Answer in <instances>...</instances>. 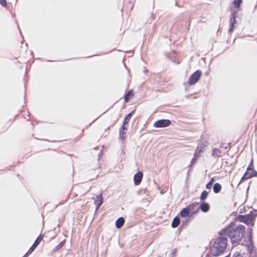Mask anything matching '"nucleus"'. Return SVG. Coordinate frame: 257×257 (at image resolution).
<instances>
[{"label": "nucleus", "instance_id": "f257e3e1", "mask_svg": "<svg viewBox=\"0 0 257 257\" xmlns=\"http://www.w3.org/2000/svg\"><path fill=\"white\" fill-rule=\"evenodd\" d=\"M244 232V227L239 225L235 228L231 226L227 227L221 231V234L228 236L232 243H235L241 240Z\"/></svg>", "mask_w": 257, "mask_h": 257}, {"label": "nucleus", "instance_id": "f03ea898", "mask_svg": "<svg viewBox=\"0 0 257 257\" xmlns=\"http://www.w3.org/2000/svg\"><path fill=\"white\" fill-rule=\"evenodd\" d=\"M218 237L214 243V247L216 249L213 254L214 256H218L223 253L227 245V239L226 237L222 236Z\"/></svg>", "mask_w": 257, "mask_h": 257}, {"label": "nucleus", "instance_id": "7ed1b4c3", "mask_svg": "<svg viewBox=\"0 0 257 257\" xmlns=\"http://www.w3.org/2000/svg\"><path fill=\"white\" fill-rule=\"evenodd\" d=\"M253 160H251L250 164L247 168L246 172L242 176L241 180H244L257 175V172L253 170Z\"/></svg>", "mask_w": 257, "mask_h": 257}, {"label": "nucleus", "instance_id": "20e7f679", "mask_svg": "<svg viewBox=\"0 0 257 257\" xmlns=\"http://www.w3.org/2000/svg\"><path fill=\"white\" fill-rule=\"evenodd\" d=\"M202 72L200 70H196L194 72L190 77L188 83L190 85H192L195 84L199 80L201 75Z\"/></svg>", "mask_w": 257, "mask_h": 257}, {"label": "nucleus", "instance_id": "39448f33", "mask_svg": "<svg viewBox=\"0 0 257 257\" xmlns=\"http://www.w3.org/2000/svg\"><path fill=\"white\" fill-rule=\"evenodd\" d=\"M254 217L252 214H247L246 215H239L238 219L240 222H244L246 224H251L253 225L252 221L253 220Z\"/></svg>", "mask_w": 257, "mask_h": 257}, {"label": "nucleus", "instance_id": "423d86ee", "mask_svg": "<svg viewBox=\"0 0 257 257\" xmlns=\"http://www.w3.org/2000/svg\"><path fill=\"white\" fill-rule=\"evenodd\" d=\"M170 124L171 121L169 119H160L155 122L153 125L155 127H164Z\"/></svg>", "mask_w": 257, "mask_h": 257}, {"label": "nucleus", "instance_id": "0eeeda50", "mask_svg": "<svg viewBox=\"0 0 257 257\" xmlns=\"http://www.w3.org/2000/svg\"><path fill=\"white\" fill-rule=\"evenodd\" d=\"M187 208L190 212L191 216H194L198 212L199 207H197V204L195 203H192L189 205Z\"/></svg>", "mask_w": 257, "mask_h": 257}, {"label": "nucleus", "instance_id": "6e6552de", "mask_svg": "<svg viewBox=\"0 0 257 257\" xmlns=\"http://www.w3.org/2000/svg\"><path fill=\"white\" fill-rule=\"evenodd\" d=\"M143 174L141 172H138L136 173L134 176V181L135 185H139L142 181Z\"/></svg>", "mask_w": 257, "mask_h": 257}, {"label": "nucleus", "instance_id": "1a4fd4ad", "mask_svg": "<svg viewBox=\"0 0 257 257\" xmlns=\"http://www.w3.org/2000/svg\"><path fill=\"white\" fill-rule=\"evenodd\" d=\"M235 15L236 12H234L232 14L229 20V32L231 33L233 31V26L234 24L236 23L235 21Z\"/></svg>", "mask_w": 257, "mask_h": 257}, {"label": "nucleus", "instance_id": "9d476101", "mask_svg": "<svg viewBox=\"0 0 257 257\" xmlns=\"http://www.w3.org/2000/svg\"><path fill=\"white\" fill-rule=\"evenodd\" d=\"M205 145L203 144H199L195 150L194 155L195 156V157H197L198 158L200 157V154L202 152H203Z\"/></svg>", "mask_w": 257, "mask_h": 257}, {"label": "nucleus", "instance_id": "9b49d317", "mask_svg": "<svg viewBox=\"0 0 257 257\" xmlns=\"http://www.w3.org/2000/svg\"><path fill=\"white\" fill-rule=\"evenodd\" d=\"M251 231H252V229L250 228V230H249V240L250 242H249V244L247 245V250L249 252L250 255L254 253L253 252V246L252 243V238H251L252 237H251V235H252Z\"/></svg>", "mask_w": 257, "mask_h": 257}, {"label": "nucleus", "instance_id": "f8f14e48", "mask_svg": "<svg viewBox=\"0 0 257 257\" xmlns=\"http://www.w3.org/2000/svg\"><path fill=\"white\" fill-rule=\"evenodd\" d=\"M223 153L218 148H214L212 150V156L214 158H218L222 157Z\"/></svg>", "mask_w": 257, "mask_h": 257}, {"label": "nucleus", "instance_id": "ddd939ff", "mask_svg": "<svg viewBox=\"0 0 257 257\" xmlns=\"http://www.w3.org/2000/svg\"><path fill=\"white\" fill-rule=\"evenodd\" d=\"M43 235H40L37 238V239L34 242L33 245L30 248V249L28 250V253H31L33 250L35 249V248L39 244V242L43 238Z\"/></svg>", "mask_w": 257, "mask_h": 257}, {"label": "nucleus", "instance_id": "4468645a", "mask_svg": "<svg viewBox=\"0 0 257 257\" xmlns=\"http://www.w3.org/2000/svg\"><path fill=\"white\" fill-rule=\"evenodd\" d=\"M126 129V127L124 125H122L121 127L119 128V139L124 140L126 138V135L125 132H124V130Z\"/></svg>", "mask_w": 257, "mask_h": 257}, {"label": "nucleus", "instance_id": "2eb2a0df", "mask_svg": "<svg viewBox=\"0 0 257 257\" xmlns=\"http://www.w3.org/2000/svg\"><path fill=\"white\" fill-rule=\"evenodd\" d=\"M200 209L203 212H206L209 210V205L207 203L203 202L201 204L199 209Z\"/></svg>", "mask_w": 257, "mask_h": 257}, {"label": "nucleus", "instance_id": "dca6fc26", "mask_svg": "<svg viewBox=\"0 0 257 257\" xmlns=\"http://www.w3.org/2000/svg\"><path fill=\"white\" fill-rule=\"evenodd\" d=\"M180 215L183 217H186L188 216H191L190 212L187 208V207L183 209V210L180 212Z\"/></svg>", "mask_w": 257, "mask_h": 257}, {"label": "nucleus", "instance_id": "f3484780", "mask_svg": "<svg viewBox=\"0 0 257 257\" xmlns=\"http://www.w3.org/2000/svg\"><path fill=\"white\" fill-rule=\"evenodd\" d=\"M124 220L123 217H119L115 221V226L117 228H120L124 224Z\"/></svg>", "mask_w": 257, "mask_h": 257}, {"label": "nucleus", "instance_id": "a211bd4d", "mask_svg": "<svg viewBox=\"0 0 257 257\" xmlns=\"http://www.w3.org/2000/svg\"><path fill=\"white\" fill-rule=\"evenodd\" d=\"M221 189V185L218 183H216L213 186V191L215 193H217L220 192Z\"/></svg>", "mask_w": 257, "mask_h": 257}, {"label": "nucleus", "instance_id": "6ab92c4d", "mask_svg": "<svg viewBox=\"0 0 257 257\" xmlns=\"http://www.w3.org/2000/svg\"><path fill=\"white\" fill-rule=\"evenodd\" d=\"M180 223V219L178 217H176L174 218L172 222V227L173 228H175L179 225Z\"/></svg>", "mask_w": 257, "mask_h": 257}, {"label": "nucleus", "instance_id": "aec40b11", "mask_svg": "<svg viewBox=\"0 0 257 257\" xmlns=\"http://www.w3.org/2000/svg\"><path fill=\"white\" fill-rule=\"evenodd\" d=\"M134 93L132 90L128 91L124 96V99L125 102H127L130 97L133 96Z\"/></svg>", "mask_w": 257, "mask_h": 257}, {"label": "nucleus", "instance_id": "412c9836", "mask_svg": "<svg viewBox=\"0 0 257 257\" xmlns=\"http://www.w3.org/2000/svg\"><path fill=\"white\" fill-rule=\"evenodd\" d=\"M131 115H132V113H130L129 114H128L125 117V118L124 119V120L123 121V124H122V125H125V124H127L128 122V121L130 120V119H131Z\"/></svg>", "mask_w": 257, "mask_h": 257}, {"label": "nucleus", "instance_id": "4be33fe9", "mask_svg": "<svg viewBox=\"0 0 257 257\" xmlns=\"http://www.w3.org/2000/svg\"><path fill=\"white\" fill-rule=\"evenodd\" d=\"M103 203V198L100 194L99 196H97V209L99 207V206L102 204Z\"/></svg>", "mask_w": 257, "mask_h": 257}, {"label": "nucleus", "instance_id": "5701e85b", "mask_svg": "<svg viewBox=\"0 0 257 257\" xmlns=\"http://www.w3.org/2000/svg\"><path fill=\"white\" fill-rule=\"evenodd\" d=\"M242 0H234L233 4L236 8H239Z\"/></svg>", "mask_w": 257, "mask_h": 257}, {"label": "nucleus", "instance_id": "b1692460", "mask_svg": "<svg viewBox=\"0 0 257 257\" xmlns=\"http://www.w3.org/2000/svg\"><path fill=\"white\" fill-rule=\"evenodd\" d=\"M207 195L208 192L204 190L202 192L200 198L201 200H204L207 197Z\"/></svg>", "mask_w": 257, "mask_h": 257}, {"label": "nucleus", "instance_id": "393cba45", "mask_svg": "<svg viewBox=\"0 0 257 257\" xmlns=\"http://www.w3.org/2000/svg\"><path fill=\"white\" fill-rule=\"evenodd\" d=\"M214 179L213 178H212L210 181L206 184V188L207 189H210L211 188V186L212 185V184L213 183Z\"/></svg>", "mask_w": 257, "mask_h": 257}, {"label": "nucleus", "instance_id": "a878e982", "mask_svg": "<svg viewBox=\"0 0 257 257\" xmlns=\"http://www.w3.org/2000/svg\"><path fill=\"white\" fill-rule=\"evenodd\" d=\"M198 159V157H195V156L194 155V157L193 158V159H192V161L191 162V164H190V166H192L195 163L196 160Z\"/></svg>", "mask_w": 257, "mask_h": 257}, {"label": "nucleus", "instance_id": "bb28decb", "mask_svg": "<svg viewBox=\"0 0 257 257\" xmlns=\"http://www.w3.org/2000/svg\"><path fill=\"white\" fill-rule=\"evenodd\" d=\"M63 245V242H60L57 246H56L55 247L54 250L56 251V250L59 249V248H61Z\"/></svg>", "mask_w": 257, "mask_h": 257}, {"label": "nucleus", "instance_id": "cd10ccee", "mask_svg": "<svg viewBox=\"0 0 257 257\" xmlns=\"http://www.w3.org/2000/svg\"><path fill=\"white\" fill-rule=\"evenodd\" d=\"M0 4L4 7L7 6V2L6 0H0Z\"/></svg>", "mask_w": 257, "mask_h": 257}, {"label": "nucleus", "instance_id": "c85d7f7f", "mask_svg": "<svg viewBox=\"0 0 257 257\" xmlns=\"http://www.w3.org/2000/svg\"><path fill=\"white\" fill-rule=\"evenodd\" d=\"M233 257H242L241 255L238 252H236L234 253Z\"/></svg>", "mask_w": 257, "mask_h": 257}, {"label": "nucleus", "instance_id": "c756f323", "mask_svg": "<svg viewBox=\"0 0 257 257\" xmlns=\"http://www.w3.org/2000/svg\"><path fill=\"white\" fill-rule=\"evenodd\" d=\"M250 257H256V255L254 253L250 255Z\"/></svg>", "mask_w": 257, "mask_h": 257}, {"label": "nucleus", "instance_id": "7c9ffc66", "mask_svg": "<svg viewBox=\"0 0 257 257\" xmlns=\"http://www.w3.org/2000/svg\"><path fill=\"white\" fill-rule=\"evenodd\" d=\"M140 192H141V191H139V192H138V193H140ZM141 192H144L145 193H146V190H142V191H141Z\"/></svg>", "mask_w": 257, "mask_h": 257}, {"label": "nucleus", "instance_id": "2f4dec72", "mask_svg": "<svg viewBox=\"0 0 257 257\" xmlns=\"http://www.w3.org/2000/svg\"><path fill=\"white\" fill-rule=\"evenodd\" d=\"M30 253H28V251L24 255V257H27V256L28 255V254H29Z\"/></svg>", "mask_w": 257, "mask_h": 257}, {"label": "nucleus", "instance_id": "473e14b6", "mask_svg": "<svg viewBox=\"0 0 257 257\" xmlns=\"http://www.w3.org/2000/svg\"><path fill=\"white\" fill-rule=\"evenodd\" d=\"M102 155V151H101V152H100L99 155Z\"/></svg>", "mask_w": 257, "mask_h": 257}, {"label": "nucleus", "instance_id": "72a5a7b5", "mask_svg": "<svg viewBox=\"0 0 257 257\" xmlns=\"http://www.w3.org/2000/svg\"><path fill=\"white\" fill-rule=\"evenodd\" d=\"M94 203L96 204V200H95L94 201Z\"/></svg>", "mask_w": 257, "mask_h": 257}, {"label": "nucleus", "instance_id": "f704fd0d", "mask_svg": "<svg viewBox=\"0 0 257 257\" xmlns=\"http://www.w3.org/2000/svg\"><path fill=\"white\" fill-rule=\"evenodd\" d=\"M96 210H97V208H95V212H96Z\"/></svg>", "mask_w": 257, "mask_h": 257}]
</instances>
